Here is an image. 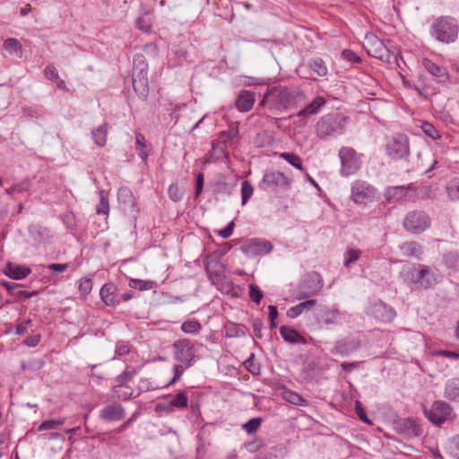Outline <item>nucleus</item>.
Listing matches in <instances>:
<instances>
[{
  "label": "nucleus",
  "mask_w": 459,
  "mask_h": 459,
  "mask_svg": "<svg viewBox=\"0 0 459 459\" xmlns=\"http://www.w3.org/2000/svg\"><path fill=\"white\" fill-rule=\"evenodd\" d=\"M303 98L299 88L277 85L267 90L258 107L264 108L267 117L280 115L297 107Z\"/></svg>",
  "instance_id": "nucleus-1"
},
{
  "label": "nucleus",
  "mask_w": 459,
  "mask_h": 459,
  "mask_svg": "<svg viewBox=\"0 0 459 459\" xmlns=\"http://www.w3.org/2000/svg\"><path fill=\"white\" fill-rule=\"evenodd\" d=\"M347 118L340 113H329L317 121L316 126V135L325 139L342 134L345 129Z\"/></svg>",
  "instance_id": "nucleus-2"
},
{
  "label": "nucleus",
  "mask_w": 459,
  "mask_h": 459,
  "mask_svg": "<svg viewBox=\"0 0 459 459\" xmlns=\"http://www.w3.org/2000/svg\"><path fill=\"white\" fill-rule=\"evenodd\" d=\"M456 20L449 16H441L433 21L430 26V35L443 43L455 42L458 36Z\"/></svg>",
  "instance_id": "nucleus-3"
},
{
  "label": "nucleus",
  "mask_w": 459,
  "mask_h": 459,
  "mask_svg": "<svg viewBox=\"0 0 459 459\" xmlns=\"http://www.w3.org/2000/svg\"><path fill=\"white\" fill-rule=\"evenodd\" d=\"M132 82L136 93L146 97L149 92L148 65L143 55H135L132 70Z\"/></svg>",
  "instance_id": "nucleus-4"
},
{
  "label": "nucleus",
  "mask_w": 459,
  "mask_h": 459,
  "mask_svg": "<svg viewBox=\"0 0 459 459\" xmlns=\"http://www.w3.org/2000/svg\"><path fill=\"white\" fill-rule=\"evenodd\" d=\"M426 418L435 426L440 427L442 424L452 421L455 418L453 407L445 401H435L431 407L423 409Z\"/></svg>",
  "instance_id": "nucleus-5"
},
{
  "label": "nucleus",
  "mask_w": 459,
  "mask_h": 459,
  "mask_svg": "<svg viewBox=\"0 0 459 459\" xmlns=\"http://www.w3.org/2000/svg\"><path fill=\"white\" fill-rule=\"evenodd\" d=\"M377 195V189L364 180H355L351 186V200L358 204L373 202Z\"/></svg>",
  "instance_id": "nucleus-6"
},
{
  "label": "nucleus",
  "mask_w": 459,
  "mask_h": 459,
  "mask_svg": "<svg viewBox=\"0 0 459 459\" xmlns=\"http://www.w3.org/2000/svg\"><path fill=\"white\" fill-rule=\"evenodd\" d=\"M385 151L393 160H402L410 154L409 140L403 134H395L386 138Z\"/></svg>",
  "instance_id": "nucleus-7"
},
{
  "label": "nucleus",
  "mask_w": 459,
  "mask_h": 459,
  "mask_svg": "<svg viewBox=\"0 0 459 459\" xmlns=\"http://www.w3.org/2000/svg\"><path fill=\"white\" fill-rule=\"evenodd\" d=\"M292 179L286 176L283 172L275 170H267L259 183L261 189H281L284 191L291 187Z\"/></svg>",
  "instance_id": "nucleus-8"
},
{
  "label": "nucleus",
  "mask_w": 459,
  "mask_h": 459,
  "mask_svg": "<svg viewBox=\"0 0 459 459\" xmlns=\"http://www.w3.org/2000/svg\"><path fill=\"white\" fill-rule=\"evenodd\" d=\"M430 221V218L425 212L415 210L406 214L403 224L407 231L420 234L429 228Z\"/></svg>",
  "instance_id": "nucleus-9"
},
{
  "label": "nucleus",
  "mask_w": 459,
  "mask_h": 459,
  "mask_svg": "<svg viewBox=\"0 0 459 459\" xmlns=\"http://www.w3.org/2000/svg\"><path fill=\"white\" fill-rule=\"evenodd\" d=\"M342 163L341 174L349 177L355 174L361 167L360 156L350 147H342L339 152Z\"/></svg>",
  "instance_id": "nucleus-10"
},
{
  "label": "nucleus",
  "mask_w": 459,
  "mask_h": 459,
  "mask_svg": "<svg viewBox=\"0 0 459 459\" xmlns=\"http://www.w3.org/2000/svg\"><path fill=\"white\" fill-rule=\"evenodd\" d=\"M324 287L320 273L312 271L307 273L299 283L300 299H307L317 294Z\"/></svg>",
  "instance_id": "nucleus-11"
},
{
  "label": "nucleus",
  "mask_w": 459,
  "mask_h": 459,
  "mask_svg": "<svg viewBox=\"0 0 459 459\" xmlns=\"http://www.w3.org/2000/svg\"><path fill=\"white\" fill-rule=\"evenodd\" d=\"M342 315L338 308L326 306H322L314 312L316 323L321 327L341 325Z\"/></svg>",
  "instance_id": "nucleus-12"
},
{
  "label": "nucleus",
  "mask_w": 459,
  "mask_h": 459,
  "mask_svg": "<svg viewBox=\"0 0 459 459\" xmlns=\"http://www.w3.org/2000/svg\"><path fill=\"white\" fill-rule=\"evenodd\" d=\"M175 350L174 358L177 361L185 364L186 368L192 365V361L195 357L194 346L188 339H179L173 343Z\"/></svg>",
  "instance_id": "nucleus-13"
},
{
  "label": "nucleus",
  "mask_w": 459,
  "mask_h": 459,
  "mask_svg": "<svg viewBox=\"0 0 459 459\" xmlns=\"http://www.w3.org/2000/svg\"><path fill=\"white\" fill-rule=\"evenodd\" d=\"M367 314L382 323H390L396 316L394 309L380 299L374 300L369 304Z\"/></svg>",
  "instance_id": "nucleus-14"
},
{
  "label": "nucleus",
  "mask_w": 459,
  "mask_h": 459,
  "mask_svg": "<svg viewBox=\"0 0 459 459\" xmlns=\"http://www.w3.org/2000/svg\"><path fill=\"white\" fill-rule=\"evenodd\" d=\"M364 48L368 54L374 58L380 60L389 59V49L385 45L384 41L374 34L367 36Z\"/></svg>",
  "instance_id": "nucleus-15"
},
{
  "label": "nucleus",
  "mask_w": 459,
  "mask_h": 459,
  "mask_svg": "<svg viewBox=\"0 0 459 459\" xmlns=\"http://www.w3.org/2000/svg\"><path fill=\"white\" fill-rule=\"evenodd\" d=\"M411 281L415 289H429L437 283V279L429 266L418 264L415 273H412Z\"/></svg>",
  "instance_id": "nucleus-16"
},
{
  "label": "nucleus",
  "mask_w": 459,
  "mask_h": 459,
  "mask_svg": "<svg viewBox=\"0 0 459 459\" xmlns=\"http://www.w3.org/2000/svg\"><path fill=\"white\" fill-rule=\"evenodd\" d=\"M242 250L249 256L265 255L273 250V244L265 239L252 238L242 247Z\"/></svg>",
  "instance_id": "nucleus-17"
},
{
  "label": "nucleus",
  "mask_w": 459,
  "mask_h": 459,
  "mask_svg": "<svg viewBox=\"0 0 459 459\" xmlns=\"http://www.w3.org/2000/svg\"><path fill=\"white\" fill-rule=\"evenodd\" d=\"M361 346V342L357 337H346L335 342L332 350L333 353L340 354L341 356H349L356 352Z\"/></svg>",
  "instance_id": "nucleus-18"
},
{
  "label": "nucleus",
  "mask_w": 459,
  "mask_h": 459,
  "mask_svg": "<svg viewBox=\"0 0 459 459\" xmlns=\"http://www.w3.org/2000/svg\"><path fill=\"white\" fill-rule=\"evenodd\" d=\"M422 65L437 82L446 83L449 81V74L446 67L438 65L429 58L422 59Z\"/></svg>",
  "instance_id": "nucleus-19"
},
{
  "label": "nucleus",
  "mask_w": 459,
  "mask_h": 459,
  "mask_svg": "<svg viewBox=\"0 0 459 459\" xmlns=\"http://www.w3.org/2000/svg\"><path fill=\"white\" fill-rule=\"evenodd\" d=\"M125 409L118 403L103 407L100 411V418L106 421H118L124 419Z\"/></svg>",
  "instance_id": "nucleus-20"
},
{
  "label": "nucleus",
  "mask_w": 459,
  "mask_h": 459,
  "mask_svg": "<svg viewBox=\"0 0 459 459\" xmlns=\"http://www.w3.org/2000/svg\"><path fill=\"white\" fill-rule=\"evenodd\" d=\"M326 104V100L323 96H316L313 100L306 105L296 115H292V117H298L301 118H307L310 116L316 115L320 109Z\"/></svg>",
  "instance_id": "nucleus-21"
},
{
  "label": "nucleus",
  "mask_w": 459,
  "mask_h": 459,
  "mask_svg": "<svg viewBox=\"0 0 459 459\" xmlns=\"http://www.w3.org/2000/svg\"><path fill=\"white\" fill-rule=\"evenodd\" d=\"M255 101V92L247 90H242L239 91L235 100V106L238 111L247 112L252 109Z\"/></svg>",
  "instance_id": "nucleus-22"
},
{
  "label": "nucleus",
  "mask_w": 459,
  "mask_h": 459,
  "mask_svg": "<svg viewBox=\"0 0 459 459\" xmlns=\"http://www.w3.org/2000/svg\"><path fill=\"white\" fill-rule=\"evenodd\" d=\"M4 272L8 277L12 279L22 280L31 273V270L25 265L8 263L5 265Z\"/></svg>",
  "instance_id": "nucleus-23"
},
{
  "label": "nucleus",
  "mask_w": 459,
  "mask_h": 459,
  "mask_svg": "<svg viewBox=\"0 0 459 459\" xmlns=\"http://www.w3.org/2000/svg\"><path fill=\"white\" fill-rule=\"evenodd\" d=\"M117 288L111 284V283H106L104 284L100 290V295L101 298V300L109 307H116L120 299L117 298V295L116 294Z\"/></svg>",
  "instance_id": "nucleus-24"
},
{
  "label": "nucleus",
  "mask_w": 459,
  "mask_h": 459,
  "mask_svg": "<svg viewBox=\"0 0 459 459\" xmlns=\"http://www.w3.org/2000/svg\"><path fill=\"white\" fill-rule=\"evenodd\" d=\"M400 250L403 255L417 259H420L423 253L422 247L415 241H407L403 243L400 245Z\"/></svg>",
  "instance_id": "nucleus-25"
},
{
  "label": "nucleus",
  "mask_w": 459,
  "mask_h": 459,
  "mask_svg": "<svg viewBox=\"0 0 459 459\" xmlns=\"http://www.w3.org/2000/svg\"><path fill=\"white\" fill-rule=\"evenodd\" d=\"M280 333L287 342L303 344L307 343L305 337L293 328L282 325L280 327Z\"/></svg>",
  "instance_id": "nucleus-26"
},
{
  "label": "nucleus",
  "mask_w": 459,
  "mask_h": 459,
  "mask_svg": "<svg viewBox=\"0 0 459 459\" xmlns=\"http://www.w3.org/2000/svg\"><path fill=\"white\" fill-rule=\"evenodd\" d=\"M2 285L6 289L10 295L17 298L19 300L28 299L36 294L34 291L29 292L21 290V285L17 283L4 281L2 283Z\"/></svg>",
  "instance_id": "nucleus-27"
},
{
  "label": "nucleus",
  "mask_w": 459,
  "mask_h": 459,
  "mask_svg": "<svg viewBox=\"0 0 459 459\" xmlns=\"http://www.w3.org/2000/svg\"><path fill=\"white\" fill-rule=\"evenodd\" d=\"M444 396L449 401L459 402V378H451L446 383Z\"/></svg>",
  "instance_id": "nucleus-28"
},
{
  "label": "nucleus",
  "mask_w": 459,
  "mask_h": 459,
  "mask_svg": "<svg viewBox=\"0 0 459 459\" xmlns=\"http://www.w3.org/2000/svg\"><path fill=\"white\" fill-rule=\"evenodd\" d=\"M91 136L94 141V143L98 147L105 146L108 136V124L104 123L103 125L92 129Z\"/></svg>",
  "instance_id": "nucleus-29"
},
{
  "label": "nucleus",
  "mask_w": 459,
  "mask_h": 459,
  "mask_svg": "<svg viewBox=\"0 0 459 459\" xmlns=\"http://www.w3.org/2000/svg\"><path fill=\"white\" fill-rule=\"evenodd\" d=\"M211 156L216 160L228 156L227 141L225 139L218 137V139L212 143Z\"/></svg>",
  "instance_id": "nucleus-30"
},
{
  "label": "nucleus",
  "mask_w": 459,
  "mask_h": 459,
  "mask_svg": "<svg viewBox=\"0 0 459 459\" xmlns=\"http://www.w3.org/2000/svg\"><path fill=\"white\" fill-rule=\"evenodd\" d=\"M135 150L140 156V158L145 161L149 156L147 152V144L144 135L140 133H135Z\"/></svg>",
  "instance_id": "nucleus-31"
},
{
  "label": "nucleus",
  "mask_w": 459,
  "mask_h": 459,
  "mask_svg": "<svg viewBox=\"0 0 459 459\" xmlns=\"http://www.w3.org/2000/svg\"><path fill=\"white\" fill-rule=\"evenodd\" d=\"M443 263L446 268L455 272L459 271V253L449 251L443 255Z\"/></svg>",
  "instance_id": "nucleus-32"
},
{
  "label": "nucleus",
  "mask_w": 459,
  "mask_h": 459,
  "mask_svg": "<svg viewBox=\"0 0 459 459\" xmlns=\"http://www.w3.org/2000/svg\"><path fill=\"white\" fill-rule=\"evenodd\" d=\"M118 202L126 206L134 207L135 199L132 191L128 187H120L117 193Z\"/></svg>",
  "instance_id": "nucleus-33"
},
{
  "label": "nucleus",
  "mask_w": 459,
  "mask_h": 459,
  "mask_svg": "<svg viewBox=\"0 0 459 459\" xmlns=\"http://www.w3.org/2000/svg\"><path fill=\"white\" fill-rule=\"evenodd\" d=\"M113 393L116 394L117 398L119 400L126 401L132 398L133 396V389L127 385H115L112 387Z\"/></svg>",
  "instance_id": "nucleus-34"
},
{
  "label": "nucleus",
  "mask_w": 459,
  "mask_h": 459,
  "mask_svg": "<svg viewBox=\"0 0 459 459\" xmlns=\"http://www.w3.org/2000/svg\"><path fill=\"white\" fill-rule=\"evenodd\" d=\"M282 397L288 403L294 405L307 406V402L298 393L291 390H285L282 394Z\"/></svg>",
  "instance_id": "nucleus-35"
},
{
  "label": "nucleus",
  "mask_w": 459,
  "mask_h": 459,
  "mask_svg": "<svg viewBox=\"0 0 459 459\" xmlns=\"http://www.w3.org/2000/svg\"><path fill=\"white\" fill-rule=\"evenodd\" d=\"M404 430L411 436L419 437L422 434V429L420 425L413 419H405L403 421Z\"/></svg>",
  "instance_id": "nucleus-36"
},
{
  "label": "nucleus",
  "mask_w": 459,
  "mask_h": 459,
  "mask_svg": "<svg viewBox=\"0 0 459 459\" xmlns=\"http://www.w3.org/2000/svg\"><path fill=\"white\" fill-rule=\"evenodd\" d=\"M309 67L318 76H322L323 77V76H325L328 74V69H327V66L325 65V62L322 58H320V57L313 58L309 62Z\"/></svg>",
  "instance_id": "nucleus-37"
},
{
  "label": "nucleus",
  "mask_w": 459,
  "mask_h": 459,
  "mask_svg": "<svg viewBox=\"0 0 459 459\" xmlns=\"http://www.w3.org/2000/svg\"><path fill=\"white\" fill-rule=\"evenodd\" d=\"M280 157L286 160L290 165L298 169L300 171H304L301 158L294 152H281Z\"/></svg>",
  "instance_id": "nucleus-38"
},
{
  "label": "nucleus",
  "mask_w": 459,
  "mask_h": 459,
  "mask_svg": "<svg viewBox=\"0 0 459 459\" xmlns=\"http://www.w3.org/2000/svg\"><path fill=\"white\" fill-rule=\"evenodd\" d=\"M65 420L64 418L56 420H44L39 427L38 431H45L49 429H59L64 425Z\"/></svg>",
  "instance_id": "nucleus-39"
},
{
  "label": "nucleus",
  "mask_w": 459,
  "mask_h": 459,
  "mask_svg": "<svg viewBox=\"0 0 459 459\" xmlns=\"http://www.w3.org/2000/svg\"><path fill=\"white\" fill-rule=\"evenodd\" d=\"M404 188L403 186H389L385 192V198L387 203H393L401 198Z\"/></svg>",
  "instance_id": "nucleus-40"
},
{
  "label": "nucleus",
  "mask_w": 459,
  "mask_h": 459,
  "mask_svg": "<svg viewBox=\"0 0 459 459\" xmlns=\"http://www.w3.org/2000/svg\"><path fill=\"white\" fill-rule=\"evenodd\" d=\"M173 410L175 408L183 409L186 408L188 405V398L185 392H178L172 400L169 401Z\"/></svg>",
  "instance_id": "nucleus-41"
},
{
  "label": "nucleus",
  "mask_w": 459,
  "mask_h": 459,
  "mask_svg": "<svg viewBox=\"0 0 459 459\" xmlns=\"http://www.w3.org/2000/svg\"><path fill=\"white\" fill-rule=\"evenodd\" d=\"M100 204L97 206V214L107 215L109 212V203L108 194L104 190H100Z\"/></svg>",
  "instance_id": "nucleus-42"
},
{
  "label": "nucleus",
  "mask_w": 459,
  "mask_h": 459,
  "mask_svg": "<svg viewBox=\"0 0 459 459\" xmlns=\"http://www.w3.org/2000/svg\"><path fill=\"white\" fill-rule=\"evenodd\" d=\"M4 48L9 53L16 54L17 56H20L22 48V44L19 42V40L13 38L6 39L4 41Z\"/></svg>",
  "instance_id": "nucleus-43"
},
{
  "label": "nucleus",
  "mask_w": 459,
  "mask_h": 459,
  "mask_svg": "<svg viewBox=\"0 0 459 459\" xmlns=\"http://www.w3.org/2000/svg\"><path fill=\"white\" fill-rule=\"evenodd\" d=\"M361 255L359 249L349 248L344 254V266L349 268L352 264L357 262Z\"/></svg>",
  "instance_id": "nucleus-44"
},
{
  "label": "nucleus",
  "mask_w": 459,
  "mask_h": 459,
  "mask_svg": "<svg viewBox=\"0 0 459 459\" xmlns=\"http://www.w3.org/2000/svg\"><path fill=\"white\" fill-rule=\"evenodd\" d=\"M43 365L44 362L40 359H30L27 361L21 362V368L23 371H37L39 370L43 367Z\"/></svg>",
  "instance_id": "nucleus-45"
},
{
  "label": "nucleus",
  "mask_w": 459,
  "mask_h": 459,
  "mask_svg": "<svg viewBox=\"0 0 459 459\" xmlns=\"http://www.w3.org/2000/svg\"><path fill=\"white\" fill-rule=\"evenodd\" d=\"M172 55L173 57L169 58V63L172 66L180 65L182 63L186 60L187 57V51L182 48L175 50Z\"/></svg>",
  "instance_id": "nucleus-46"
},
{
  "label": "nucleus",
  "mask_w": 459,
  "mask_h": 459,
  "mask_svg": "<svg viewBox=\"0 0 459 459\" xmlns=\"http://www.w3.org/2000/svg\"><path fill=\"white\" fill-rule=\"evenodd\" d=\"M262 423V419L260 417L257 418H252L246 423L242 425V429L247 433V434H254L255 433L258 429L260 428Z\"/></svg>",
  "instance_id": "nucleus-47"
},
{
  "label": "nucleus",
  "mask_w": 459,
  "mask_h": 459,
  "mask_svg": "<svg viewBox=\"0 0 459 459\" xmlns=\"http://www.w3.org/2000/svg\"><path fill=\"white\" fill-rule=\"evenodd\" d=\"M129 287L139 290H148L153 287V282L151 281L130 279Z\"/></svg>",
  "instance_id": "nucleus-48"
},
{
  "label": "nucleus",
  "mask_w": 459,
  "mask_h": 459,
  "mask_svg": "<svg viewBox=\"0 0 459 459\" xmlns=\"http://www.w3.org/2000/svg\"><path fill=\"white\" fill-rule=\"evenodd\" d=\"M447 194L451 200H459V178L451 180L446 186Z\"/></svg>",
  "instance_id": "nucleus-49"
},
{
  "label": "nucleus",
  "mask_w": 459,
  "mask_h": 459,
  "mask_svg": "<svg viewBox=\"0 0 459 459\" xmlns=\"http://www.w3.org/2000/svg\"><path fill=\"white\" fill-rule=\"evenodd\" d=\"M420 127H421L423 133L426 135H428L429 137H430L431 139L437 140L440 138L439 132L437 130V128L431 123L423 121L421 123Z\"/></svg>",
  "instance_id": "nucleus-50"
},
{
  "label": "nucleus",
  "mask_w": 459,
  "mask_h": 459,
  "mask_svg": "<svg viewBox=\"0 0 459 459\" xmlns=\"http://www.w3.org/2000/svg\"><path fill=\"white\" fill-rule=\"evenodd\" d=\"M201 329V324L196 320H187L181 325V330L186 333H196Z\"/></svg>",
  "instance_id": "nucleus-51"
},
{
  "label": "nucleus",
  "mask_w": 459,
  "mask_h": 459,
  "mask_svg": "<svg viewBox=\"0 0 459 459\" xmlns=\"http://www.w3.org/2000/svg\"><path fill=\"white\" fill-rule=\"evenodd\" d=\"M254 188L248 181H243L241 183V199L242 205H245L249 198L252 196Z\"/></svg>",
  "instance_id": "nucleus-52"
},
{
  "label": "nucleus",
  "mask_w": 459,
  "mask_h": 459,
  "mask_svg": "<svg viewBox=\"0 0 459 459\" xmlns=\"http://www.w3.org/2000/svg\"><path fill=\"white\" fill-rule=\"evenodd\" d=\"M92 285H93V283H92L91 279H90V278L82 279L79 283V291H80L81 295H82L83 297H86L91 291Z\"/></svg>",
  "instance_id": "nucleus-53"
},
{
  "label": "nucleus",
  "mask_w": 459,
  "mask_h": 459,
  "mask_svg": "<svg viewBox=\"0 0 459 459\" xmlns=\"http://www.w3.org/2000/svg\"><path fill=\"white\" fill-rule=\"evenodd\" d=\"M135 375V370L133 369V370H128V369H126L122 374L118 375L117 377H116V382H117V385H126V382H129L131 381L134 377Z\"/></svg>",
  "instance_id": "nucleus-54"
},
{
  "label": "nucleus",
  "mask_w": 459,
  "mask_h": 459,
  "mask_svg": "<svg viewBox=\"0 0 459 459\" xmlns=\"http://www.w3.org/2000/svg\"><path fill=\"white\" fill-rule=\"evenodd\" d=\"M238 135V128L236 125L230 126L229 129L227 131H222L220 133L219 137L221 139H235Z\"/></svg>",
  "instance_id": "nucleus-55"
},
{
  "label": "nucleus",
  "mask_w": 459,
  "mask_h": 459,
  "mask_svg": "<svg viewBox=\"0 0 459 459\" xmlns=\"http://www.w3.org/2000/svg\"><path fill=\"white\" fill-rule=\"evenodd\" d=\"M185 368H186V367H184L182 365V363L175 365L174 368H173L174 376H173L172 379L168 383V385L166 386L172 385L177 381H178L180 379V377H182V375H183V373L185 371Z\"/></svg>",
  "instance_id": "nucleus-56"
},
{
  "label": "nucleus",
  "mask_w": 459,
  "mask_h": 459,
  "mask_svg": "<svg viewBox=\"0 0 459 459\" xmlns=\"http://www.w3.org/2000/svg\"><path fill=\"white\" fill-rule=\"evenodd\" d=\"M249 296L254 302L259 304L263 298V293L257 286L251 284L249 286Z\"/></svg>",
  "instance_id": "nucleus-57"
},
{
  "label": "nucleus",
  "mask_w": 459,
  "mask_h": 459,
  "mask_svg": "<svg viewBox=\"0 0 459 459\" xmlns=\"http://www.w3.org/2000/svg\"><path fill=\"white\" fill-rule=\"evenodd\" d=\"M342 56L343 59L351 63H360L361 61L360 57L355 52L350 49H344L342 52Z\"/></svg>",
  "instance_id": "nucleus-58"
},
{
  "label": "nucleus",
  "mask_w": 459,
  "mask_h": 459,
  "mask_svg": "<svg viewBox=\"0 0 459 459\" xmlns=\"http://www.w3.org/2000/svg\"><path fill=\"white\" fill-rule=\"evenodd\" d=\"M263 327H264V324L261 319H259V318L253 319L252 328H253L255 335L258 339L263 338V333H262Z\"/></svg>",
  "instance_id": "nucleus-59"
},
{
  "label": "nucleus",
  "mask_w": 459,
  "mask_h": 459,
  "mask_svg": "<svg viewBox=\"0 0 459 459\" xmlns=\"http://www.w3.org/2000/svg\"><path fill=\"white\" fill-rule=\"evenodd\" d=\"M31 323L32 322L30 319L20 322L19 324H17L15 327V333L19 335L25 333L28 331L29 327L31 326Z\"/></svg>",
  "instance_id": "nucleus-60"
},
{
  "label": "nucleus",
  "mask_w": 459,
  "mask_h": 459,
  "mask_svg": "<svg viewBox=\"0 0 459 459\" xmlns=\"http://www.w3.org/2000/svg\"><path fill=\"white\" fill-rule=\"evenodd\" d=\"M44 73H45V76L47 77V79H48L50 81H56L59 77L58 73L53 65H48L45 68Z\"/></svg>",
  "instance_id": "nucleus-61"
},
{
  "label": "nucleus",
  "mask_w": 459,
  "mask_h": 459,
  "mask_svg": "<svg viewBox=\"0 0 459 459\" xmlns=\"http://www.w3.org/2000/svg\"><path fill=\"white\" fill-rule=\"evenodd\" d=\"M155 411L156 412H165L167 414H169L174 411L170 403H158L155 405Z\"/></svg>",
  "instance_id": "nucleus-62"
},
{
  "label": "nucleus",
  "mask_w": 459,
  "mask_h": 459,
  "mask_svg": "<svg viewBox=\"0 0 459 459\" xmlns=\"http://www.w3.org/2000/svg\"><path fill=\"white\" fill-rule=\"evenodd\" d=\"M246 368L252 373L253 375H255L259 372V367H257L254 362V355H251V358L247 359L245 362Z\"/></svg>",
  "instance_id": "nucleus-63"
},
{
  "label": "nucleus",
  "mask_w": 459,
  "mask_h": 459,
  "mask_svg": "<svg viewBox=\"0 0 459 459\" xmlns=\"http://www.w3.org/2000/svg\"><path fill=\"white\" fill-rule=\"evenodd\" d=\"M136 26L144 32L151 30V23L145 21V17L142 16L136 20Z\"/></svg>",
  "instance_id": "nucleus-64"
}]
</instances>
